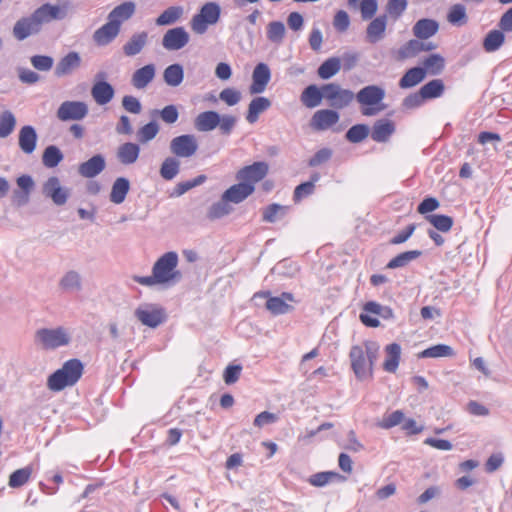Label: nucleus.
Here are the masks:
<instances>
[{
  "label": "nucleus",
  "instance_id": "obj_53",
  "mask_svg": "<svg viewBox=\"0 0 512 512\" xmlns=\"http://www.w3.org/2000/svg\"><path fill=\"white\" fill-rule=\"evenodd\" d=\"M404 417L405 415L401 410H395L390 414L384 415L383 418L377 423V426L388 430L397 425H402Z\"/></svg>",
  "mask_w": 512,
  "mask_h": 512
},
{
  "label": "nucleus",
  "instance_id": "obj_21",
  "mask_svg": "<svg viewBox=\"0 0 512 512\" xmlns=\"http://www.w3.org/2000/svg\"><path fill=\"white\" fill-rule=\"evenodd\" d=\"M339 121V114L331 109H322L314 113L311 119V127L318 131H324Z\"/></svg>",
  "mask_w": 512,
  "mask_h": 512
},
{
  "label": "nucleus",
  "instance_id": "obj_42",
  "mask_svg": "<svg viewBox=\"0 0 512 512\" xmlns=\"http://www.w3.org/2000/svg\"><path fill=\"white\" fill-rule=\"evenodd\" d=\"M341 69V60L338 57H331L325 60L318 68V76L327 80L336 75Z\"/></svg>",
  "mask_w": 512,
  "mask_h": 512
},
{
  "label": "nucleus",
  "instance_id": "obj_6",
  "mask_svg": "<svg viewBox=\"0 0 512 512\" xmlns=\"http://www.w3.org/2000/svg\"><path fill=\"white\" fill-rule=\"evenodd\" d=\"M253 298H265L266 309L273 315H281L291 312L295 302L294 295L290 292H283L280 296H271L270 291H259L253 295Z\"/></svg>",
  "mask_w": 512,
  "mask_h": 512
},
{
  "label": "nucleus",
  "instance_id": "obj_57",
  "mask_svg": "<svg viewBox=\"0 0 512 512\" xmlns=\"http://www.w3.org/2000/svg\"><path fill=\"white\" fill-rule=\"evenodd\" d=\"M447 20L453 24L461 26L467 22L466 8L462 4L453 5L447 15Z\"/></svg>",
  "mask_w": 512,
  "mask_h": 512
},
{
  "label": "nucleus",
  "instance_id": "obj_40",
  "mask_svg": "<svg viewBox=\"0 0 512 512\" xmlns=\"http://www.w3.org/2000/svg\"><path fill=\"white\" fill-rule=\"evenodd\" d=\"M426 76L425 69L414 67L409 69L399 81V86L403 89L411 88L424 80Z\"/></svg>",
  "mask_w": 512,
  "mask_h": 512
},
{
  "label": "nucleus",
  "instance_id": "obj_18",
  "mask_svg": "<svg viewBox=\"0 0 512 512\" xmlns=\"http://www.w3.org/2000/svg\"><path fill=\"white\" fill-rule=\"evenodd\" d=\"M271 79V71L266 63H259L252 73V84L249 87L250 94H260L265 91Z\"/></svg>",
  "mask_w": 512,
  "mask_h": 512
},
{
  "label": "nucleus",
  "instance_id": "obj_44",
  "mask_svg": "<svg viewBox=\"0 0 512 512\" xmlns=\"http://www.w3.org/2000/svg\"><path fill=\"white\" fill-rule=\"evenodd\" d=\"M17 124L15 115L10 110L0 113V139L10 136Z\"/></svg>",
  "mask_w": 512,
  "mask_h": 512
},
{
  "label": "nucleus",
  "instance_id": "obj_54",
  "mask_svg": "<svg viewBox=\"0 0 512 512\" xmlns=\"http://www.w3.org/2000/svg\"><path fill=\"white\" fill-rule=\"evenodd\" d=\"M231 204L229 200H225V196L222 194L221 199L210 207L209 216L215 219L228 215L233 210Z\"/></svg>",
  "mask_w": 512,
  "mask_h": 512
},
{
  "label": "nucleus",
  "instance_id": "obj_62",
  "mask_svg": "<svg viewBox=\"0 0 512 512\" xmlns=\"http://www.w3.org/2000/svg\"><path fill=\"white\" fill-rule=\"evenodd\" d=\"M122 107L125 111L132 114H140L142 111V105L138 98L132 95H125L122 98Z\"/></svg>",
  "mask_w": 512,
  "mask_h": 512
},
{
  "label": "nucleus",
  "instance_id": "obj_25",
  "mask_svg": "<svg viewBox=\"0 0 512 512\" xmlns=\"http://www.w3.org/2000/svg\"><path fill=\"white\" fill-rule=\"evenodd\" d=\"M155 74V65L147 64L134 71L131 77V84L138 90L145 89L153 81Z\"/></svg>",
  "mask_w": 512,
  "mask_h": 512
},
{
  "label": "nucleus",
  "instance_id": "obj_13",
  "mask_svg": "<svg viewBox=\"0 0 512 512\" xmlns=\"http://www.w3.org/2000/svg\"><path fill=\"white\" fill-rule=\"evenodd\" d=\"M268 171L269 165L264 161H258L238 170L236 173V179L255 187L256 183L266 177Z\"/></svg>",
  "mask_w": 512,
  "mask_h": 512
},
{
  "label": "nucleus",
  "instance_id": "obj_17",
  "mask_svg": "<svg viewBox=\"0 0 512 512\" xmlns=\"http://www.w3.org/2000/svg\"><path fill=\"white\" fill-rule=\"evenodd\" d=\"M43 194L51 198L54 204L61 206L67 202L69 191L60 185V181L57 177L53 176L43 185Z\"/></svg>",
  "mask_w": 512,
  "mask_h": 512
},
{
  "label": "nucleus",
  "instance_id": "obj_16",
  "mask_svg": "<svg viewBox=\"0 0 512 512\" xmlns=\"http://www.w3.org/2000/svg\"><path fill=\"white\" fill-rule=\"evenodd\" d=\"M96 78L101 80L96 81L93 84L91 88V96L96 104L103 106L111 102L115 96V90L110 83L103 80L105 78V73H97Z\"/></svg>",
  "mask_w": 512,
  "mask_h": 512
},
{
  "label": "nucleus",
  "instance_id": "obj_59",
  "mask_svg": "<svg viewBox=\"0 0 512 512\" xmlns=\"http://www.w3.org/2000/svg\"><path fill=\"white\" fill-rule=\"evenodd\" d=\"M159 132V125L155 121H151L142 126L137 132V138L141 143H147L154 139Z\"/></svg>",
  "mask_w": 512,
  "mask_h": 512
},
{
  "label": "nucleus",
  "instance_id": "obj_39",
  "mask_svg": "<svg viewBox=\"0 0 512 512\" xmlns=\"http://www.w3.org/2000/svg\"><path fill=\"white\" fill-rule=\"evenodd\" d=\"M505 42L504 31L499 29L491 30L483 40V49L488 52L497 51Z\"/></svg>",
  "mask_w": 512,
  "mask_h": 512
},
{
  "label": "nucleus",
  "instance_id": "obj_49",
  "mask_svg": "<svg viewBox=\"0 0 512 512\" xmlns=\"http://www.w3.org/2000/svg\"><path fill=\"white\" fill-rule=\"evenodd\" d=\"M444 88V83L441 79H434L423 85L419 91L426 100L440 97L444 92Z\"/></svg>",
  "mask_w": 512,
  "mask_h": 512
},
{
  "label": "nucleus",
  "instance_id": "obj_50",
  "mask_svg": "<svg viewBox=\"0 0 512 512\" xmlns=\"http://www.w3.org/2000/svg\"><path fill=\"white\" fill-rule=\"evenodd\" d=\"M285 32V26L281 21H272L267 26V38L272 43H282L285 36Z\"/></svg>",
  "mask_w": 512,
  "mask_h": 512
},
{
  "label": "nucleus",
  "instance_id": "obj_20",
  "mask_svg": "<svg viewBox=\"0 0 512 512\" xmlns=\"http://www.w3.org/2000/svg\"><path fill=\"white\" fill-rule=\"evenodd\" d=\"M36 13L42 24L49 23L52 20H62L68 15V4L59 6L49 3L43 4L37 8Z\"/></svg>",
  "mask_w": 512,
  "mask_h": 512
},
{
  "label": "nucleus",
  "instance_id": "obj_15",
  "mask_svg": "<svg viewBox=\"0 0 512 512\" xmlns=\"http://www.w3.org/2000/svg\"><path fill=\"white\" fill-rule=\"evenodd\" d=\"M189 40V33L184 27H175L165 32L162 38V46L168 51H177L184 48Z\"/></svg>",
  "mask_w": 512,
  "mask_h": 512
},
{
  "label": "nucleus",
  "instance_id": "obj_31",
  "mask_svg": "<svg viewBox=\"0 0 512 512\" xmlns=\"http://www.w3.org/2000/svg\"><path fill=\"white\" fill-rule=\"evenodd\" d=\"M324 99V85L318 88L312 84L307 86L301 93L300 100L307 108H315L321 104Z\"/></svg>",
  "mask_w": 512,
  "mask_h": 512
},
{
  "label": "nucleus",
  "instance_id": "obj_29",
  "mask_svg": "<svg viewBox=\"0 0 512 512\" xmlns=\"http://www.w3.org/2000/svg\"><path fill=\"white\" fill-rule=\"evenodd\" d=\"M135 3L134 2H124L118 6H116L109 14L108 20L117 25L118 28L121 29V24L130 19L135 13Z\"/></svg>",
  "mask_w": 512,
  "mask_h": 512
},
{
  "label": "nucleus",
  "instance_id": "obj_3",
  "mask_svg": "<svg viewBox=\"0 0 512 512\" xmlns=\"http://www.w3.org/2000/svg\"><path fill=\"white\" fill-rule=\"evenodd\" d=\"M84 366L78 359H70L48 377L47 386L51 391L58 392L73 386L81 378Z\"/></svg>",
  "mask_w": 512,
  "mask_h": 512
},
{
  "label": "nucleus",
  "instance_id": "obj_41",
  "mask_svg": "<svg viewBox=\"0 0 512 512\" xmlns=\"http://www.w3.org/2000/svg\"><path fill=\"white\" fill-rule=\"evenodd\" d=\"M163 79L168 86H179L184 79V70L182 65L176 63L167 66L163 72Z\"/></svg>",
  "mask_w": 512,
  "mask_h": 512
},
{
  "label": "nucleus",
  "instance_id": "obj_28",
  "mask_svg": "<svg viewBox=\"0 0 512 512\" xmlns=\"http://www.w3.org/2000/svg\"><path fill=\"white\" fill-rule=\"evenodd\" d=\"M220 114L216 111H204L194 119V127L199 132H209L218 127Z\"/></svg>",
  "mask_w": 512,
  "mask_h": 512
},
{
  "label": "nucleus",
  "instance_id": "obj_43",
  "mask_svg": "<svg viewBox=\"0 0 512 512\" xmlns=\"http://www.w3.org/2000/svg\"><path fill=\"white\" fill-rule=\"evenodd\" d=\"M422 254L419 250H411L398 254L392 258L386 265L387 269H396L407 266L411 261L417 259Z\"/></svg>",
  "mask_w": 512,
  "mask_h": 512
},
{
  "label": "nucleus",
  "instance_id": "obj_9",
  "mask_svg": "<svg viewBox=\"0 0 512 512\" xmlns=\"http://www.w3.org/2000/svg\"><path fill=\"white\" fill-rule=\"evenodd\" d=\"M36 338L44 349H55L67 345L70 337L62 327L56 329H40L36 332Z\"/></svg>",
  "mask_w": 512,
  "mask_h": 512
},
{
  "label": "nucleus",
  "instance_id": "obj_61",
  "mask_svg": "<svg viewBox=\"0 0 512 512\" xmlns=\"http://www.w3.org/2000/svg\"><path fill=\"white\" fill-rule=\"evenodd\" d=\"M369 135V128L365 124H357L352 126L346 132V139L351 143H359Z\"/></svg>",
  "mask_w": 512,
  "mask_h": 512
},
{
  "label": "nucleus",
  "instance_id": "obj_12",
  "mask_svg": "<svg viewBox=\"0 0 512 512\" xmlns=\"http://www.w3.org/2000/svg\"><path fill=\"white\" fill-rule=\"evenodd\" d=\"M198 150V142L193 134L174 137L170 141V151L176 157L190 158Z\"/></svg>",
  "mask_w": 512,
  "mask_h": 512
},
{
  "label": "nucleus",
  "instance_id": "obj_14",
  "mask_svg": "<svg viewBox=\"0 0 512 512\" xmlns=\"http://www.w3.org/2000/svg\"><path fill=\"white\" fill-rule=\"evenodd\" d=\"M371 315L388 318L392 316V310L390 308H384L374 301H370L363 306V312L360 314L359 318L361 322L367 327H379L380 321Z\"/></svg>",
  "mask_w": 512,
  "mask_h": 512
},
{
  "label": "nucleus",
  "instance_id": "obj_5",
  "mask_svg": "<svg viewBox=\"0 0 512 512\" xmlns=\"http://www.w3.org/2000/svg\"><path fill=\"white\" fill-rule=\"evenodd\" d=\"M221 7L216 2L205 3L199 13L191 19V28L196 34H204L209 25L216 24L220 19Z\"/></svg>",
  "mask_w": 512,
  "mask_h": 512
},
{
  "label": "nucleus",
  "instance_id": "obj_51",
  "mask_svg": "<svg viewBox=\"0 0 512 512\" xmlns=\"http://www.w3.org/2000/svg\"><path fill=\"white\" fill-rule=\"evenodd\" d=\"M444 58L439 54H431L423 62L425 72L431 75H438L444 69Z\"/></svg>",
  "mask_w": 512,
  "mask_h": 512
},
{
  "label": "nucleus",
  "instance_id": "obj_30",
  "mask_svg": "<svg viewBox=\"0 0 512 512\" xmlns=\"http://www.w3.org/2000/svg\"><path fill=\"white\" fill-rule=\"evenodd\" d=\"M385 360L383 369L389 373H395L401 360V346L398 343H391L385 347Z\"/></svg>",
  "mask_w": 512,
  "mask_h": 512
},
{
  "label": "nucleus",
  "instance_id": "obj_38",
  "mask_svg": "<svg viewBox=\"0 0 512 512\" xmlns=\"http://www.w3.org/2000/svg\"><path fill=\"white\" fill-rule=\"evenodd\" d=\"M130 189V182L127 178L119 177L117 178L113 185L110 192V201L115 204H121L125 198L127 193Z\"/></svg>",
  "mask_w": 512,
  "mask_h": 512
},
{
  "label": "nucleus",
  "instance_id": "obj_48",
  "mask_svg": "<svg viewBox=\"0 0 512 512\" xmlns=\"http://www.w3.org/2000/svg\"><path fill=\"white\" fill-rule=\"evenodd\" d=\"M454 355L453 349L445 344L431 346L418 354L419 358H439L451 357Z\"/></svg>",
  "mask_w": 512,
  "mask_h": 512
},
{
  "label": "nucleus",
  "instance_id": "obj_46",
  "mask_svg": "<svg viewBox=\"0 0 512 512\" xmlns=\"http://www.w3.org/2000/svg\"><path fill=\"white\" fill-rule=\"evenodd\" d=\"M64 156L61 150L55 146L50 145L45 148L42 155V163L47 168L56 167L62 160Z\"/></svg>",
  "mask_w": 512,
  "mask_h": 512
},
{
  "label": "nucleus",
  "instance_id": "obj_8",
  "mask_svg": "<svg viewBox=\"0 0 512 512\" xmlns=\"http://www.w3.org/2000/svg\"><path fill=\"white\" fill-rule=\"evenodd\" d=\"M42 25L36 11H34L30 16L22 17L16 21L12 29V34L18 41H23L29 36L39 33L42 29Z\"/></svg>",
  "mask_w": 512,
  "mask_h": 512
},
{
  "label": "nucleus",
  "instance_id": "obj_1",
  "mask_svg": "<svg viewBox=\"0 0 512 512\" xmlns=\"http://www.w3.org/2000/svg\"><path fill=\"white\" fill-rule=\"evenodd\" d=\"M178 262L179 259L176 252H166L154 263L150 276H134L133 280L147 287L173 285L181 278V272L177 269Z\"/></svg>",
  "mask_w": 512,
  "mask_h": 512
},
{
  "label": "nucleus",
  "instance_id": "obj_36",
  "mask_svg": "<svg viewBox=\"0 0 512 512\" xmlns=\"http://www.w3.org/2000/svg\"><path fill=\"white\" fill-rule=\"evenodd\" d=\"M387 25V15H381L373 19L366 30L367 38L371 43L379 41L385 32Z\"/></svg>",
  "mask_w": 512,
  "mask_h": 512
},
{
  "label": "nucleus",
  "instance_id": "obj_35",
  "mask_svg": "<svg viewBox=\"0 0 512 512\" xmlns=\"http://www.w3.org/2000/svg\"><path fill=\"white\" fill-rule=\"evenodd\" d=\"M271 107V101L263 96L256 97L251 100L248 106V112L246 120L253 124L255 123L259 115Z\"/></svg>",
  "mask_w": 512,
  "mask_h": 512
},
{
  "label": "nucleus",
  "instance_id": "obj_32",
  "mask_svg": "<svg viewBox=\"0 0 512 512\" xmlns=\"http://www.w3.org/2000/svg\"><path fill=\"white\" fill-rule=\"evenodd\" d=\"M413 34L420 40H426L435 35L439 30V24L433 19H420L413 26Z\"/></svg>",
  "mask_w": 512,
  "mask_h": 512
},
{
  "label": "nucleus",
  "instance_id": "obj_2",
  "mask_svg": "<svg viewBox=\"0 0 512 512\" xmlns=\"http://www.w3.org/2000/svg\"><path fill=\"white\" fill-rule=\"evenodd\" d=\"M379 355V345L366 340L359 345H353L349 352L351 369L359 380L373 378L374 364Z\"/></svg>",
  "mask_w": 512,
  "mask_h": 512
},
{
  "label": "nucleus",
  "instance_id": "obj_60",
  "mask_svg": "<svg viewBox=\"0 0 512 512\" xmlns=\"http://www.w3.org/2000/svg\"><path fill=\"white\" fill-rule=\"evenodd\" d=\"M340 475L337 472L326 471L313 474L309 477L308 482L315 487H323L335 479H338Z\"/></svg>",
  "mask_w": 512,
  "mask_h": 512
},
{
  "label": "nucleus",
  "instance_id": "obj_11",
  "mask_svg": "<svg viewBox=\"0 0 512 512\" xmlns=\"http://www.w3.org/2000/svg\"><path fill=\"white\" fill-rule=\"evenodd\" d=\"M137 319L145 326L156 328L166 319L165 310L154 304L140 306L135 311Z\"/></svg>",
  "mask_w": 512,
  "mask_h": 512
},
{
  "label": "nucleus",
  "instance_id": "obj_10",
  "mask_svg": "<svg viewBox=\"0 0 512 512\" xmlns=\"http://www.w3.org/2000/svg\"><path fill=\"white\" fill-rule=\"evenodd\" d=\"M88 105L82 101H64L57 109V118L63 122L80 121L88 114Z\"/></svg>",
  "mask_w": 512,
  "mask_h": 512
},
{
  "label": "nucleus",
  "instance_id": "obj_22",
  "mask_svg": "<svg viewBox=\"0 0 512 512\" xmlns=\"http://www.w3.org/2000/svg\"><path fill=\"white\" fill-rule=\"evenodd\" d=\"M149 35L146 31L136 32L131 35L123 45L122 51L126 57H134L140 54L147 46Z\"/></svg>",
  "mask_w": 512,
  "mask_h": 512
},
{
  "label": "nucleus",
  "instance_id": "obj_4",
  "mask_svg": "<svg viewBox=\"0 0 512 512\" xmlns=\"http://www.w3.org/2000/svg\"><path fill=\"white\" fill-rule=\"evenodd\" d=\"M357 102L362 106L361 113L364 116H375L385 109L382 101L385 98V90L377 85L363 87L355 95Z\"/></svg>",
  "mask_w": 512,
  "mask_h": 512
},
{
  "label": "nucleus",
  "instance_id": "obj_56",
  "mask_svg": "<svg viewBox=\"0 0 512 512\" xmlns=\"http://www.w3.org/2000/svg\"><path fill=\"white\" fill-rule=\"evenodd\" d=\"M421 52V40L412 39L398 50V57L401 60L412 58Z\"/></svg>",
  "mask_w": 512,
  "mask_h": 512
},
{
  "label": "nucleus",
  "instance_id": "obj_33",
  "mask_svg": "<svg viewBox=\"0 0 512 512\" xmlns=\"http://www.w3.org/2000/svg\"><path fill=\"white\" fill-rule=\"evenodd\" d=\"M394 131L395 126L391 120L381 119L373 125L371 138L376 142H386Z\"/></svg>",
  "mask_w": 512,
  "mask_h": 512
},
{
  "label": "nucleus",
  "instance_id": "obj_63",
  "mask_svg": "<svg viewBox=\"0 0 512 512\" xmlns=\"http://www.w3.org/2000/svg\"><path fill=\"white\" fill-rule=\"evenodd\" d=\"M219 98L227 105L234 106L241 100V93L234 88H225L220 92Z\"/></svg>",
  "mask_w": 512,
  "mask_h": 512
},
{
  "label": "nucleus",
  "instance_id": "obj_64",
  "mask_svg": "<svg viewBox=\"0 0 512 512\" xmlns=\"http://www.w3.org/2000/svg\"><path fill=\"white\" fill-rule=\"evenodd\" d=\"M237 123V118L233 115L224 114L220 115V122L218 124L219 130L223 135H230Z\"/></svg>",
  "mask_w": 512,
  "mask_h": 512
},
{
  "label": "nucleus",
  "instance_id": "obj_52",
  "mask_svg": "<svg viewBox=\"0 0 512 512\" xmlns=\"http://www.w3.org/2000/svg\"><path fill=\"white\" fill-rule=\"evenodd\" d=\"M318 180H319V175L314 174L311 178V181H307V182H304V183H301L300 185H298L294 190V194H293L294 201L299 202L304 197L311 195L315 189V182Z\"/></svg>",
  "mask_w": 512,
  "mask_h": 512
},
{
  "label": "nucleus",
  "instance_id": "obj_27",
  "mask_svg": "<svg viewBox=\"0 0 512 512\" xmlns=\"http://www.w3.org/2000/svg\"><path fill=\"white\" fill-rule=\"evenodd\" d=\"M37 133L33 126H23L19 131L18 145L25 154H32L36 149Z\"/></svg>",
  "mask_w": 512,
  "mask_h": 512
},
{
  "label": "nucleus",
  "instance_id": "obj_58",
  "mask_svg": "<svg viewBox=\"0 0 512 512\" xmlns=\"http://www.w3.org/2000/svg\"><path fill=\"white\" fill-rule=\"evenodd\" d=\"M407 6V0H389L385 7L387 17L389 16L393 20H398L407 9Z\"/></svg>",
  "mask_w": 512,
  "mask_h": 512
},
{
  "label": "nucleus",
  "instance_id": "obj_47",
  "mask_svg": "<svg viewBox=\"0 0 512 512\" xmlns=\"http://www.w3.org/2000/svg\"><path fill=\"white\" fill-rule=\"evenodd\" d=\"M180 171V161L175 157H167L160 167V175L165 180H172Z\"/></svg>",
  "mask_w": 512,
  "mask_h": 512
},
{
  "label": "nucleus",
  "instance_id": "obj_7",
  "mask_svg": "<svg viewBox=\"0 0 512 512\" xmlns=\"http://www.w3.org/2000/svg\"><path fill=\"white\" fill-rule=\"evenodd\" d=\"M354 98L355 95L351 90L344 89L337 83L324 85V99L333 108L343 109L349 106Z\"/></svg>",
  "mask_w": 512,
  "mask_h": 512
},
{
  "label": "nucleus",
  "instance_id": "obj_23",
  "mask_svg": "<svg viewBox=\"0 0 512 512\" xmlns=\"http://www.w3.org/2000/svg\"><path fill=\"white\" fill-rule=\"evenodd\" d=\"M120 30L121 29L118 28L116 24L108 20L107 23L94 31L92 36L93 41L98 46H107L116 39Z\"/></svg>",
  "mask_w": 512,
  "mask_h": 512
},
{
  "label": "nucleus",
  "instance_id": "obj_34",
  "mask_svg": "<svg viewBox=\"0 0 512 512\" xmlns=\"http://www.w3.org/2000/svg\"><path fill=\"white\" fill-rule=\"evenodd\" d=\"M140 154V147L138 144L126 142L120 145L117 149V159L124 165H131L135 163Z\"/></svg>",
  "mask_w": 512,
  "mask_h": 512
},
{
  "label": "nucleus",
  "instance_id": "obj_26",
  "mask_svg": "<svg viewBox=\"0 0 512 512\" xmlns=\"http://www.w3.org/2000/svg\"><path fill=\"white\" fill-rule=\"evenodd\" d=\"M106 163L102 155L97 154L89 160L81 163L78 167V173L85 178H93L105 169Z\"/></svg>",
  "mask_w": 512,
  "mask_h": 512
},
{
  "label": "nucleus",
  "instance_id": "obj_24",
  "mask_svg": "<svg viewBox=\"0 0 512 512\" xmlns=\"http://www.w3.org/2000/svg\"><path fill=\"white\" fill-rule=\"evenodd\" d=\"M254 191V186L239 181V183L229 187L223 194L225 200H229L232 204H239L252 195Z\"/></svg>",
  "mask_w": 512,
  "mask_h": 512
},
{
  "label": "nucleus",
  "instance_id": "obj_19",
  "mask_svg": "<svg viewBox=\"0 0 512 512\" xmlns=\"http://www.w3.org/2000/svg\"><path fill=\"white\" fill-rule=\"evenodd\" d=\"M81 64L82 59L80 54L76 51H70L57 62L54 69V74L57 77L71 75L74 71L81 67Z\"/></svg>",
  "mask_w": 512,
  "mask_h": 512
},
{
  "label": "nucleus",
  "instance_id": "obj_55",
  "mask_svg": "<svg viewBox=\"0 0 512 512\" xmlns=\"http://www.w3.org/2000/svg\"><path fill=\"white\" fill-rule=\"evenodd\" d=\"M288 207L282 206L280 204L273 203L267 206L263 210V221L266 222H275L278 221L284 216L287 212Z\"/></svg>",
  "mask_w": 512,
  "mask_h": 512
},
{
  "label": "nucleus",
  "instance_id": "obj_37",
  "mask_svg": "<svg viewBox=\"0 0 512 512\" xmlns=\"http://www.w3.org/2000/svg\"><path fill=\"white\" fill-rule=\"evenodd\" d=\"M183 14L182 6H170L156 18L155 23L157 26L173 25L182 18Z\"/></svg>",
  "mask_w": 512,
  "mask_h": 512
},
{
  "label": "nucleus",
  "instance_id": "obj_45",
  "mask_svg": "<svg viewBox=\"0 0 512 512\" xmlns=\"http://www.w3.org/2000/svg\"><path fill=\"white\" fill-rule=\"evenodd\" d=\"M32 473L33 468L31 466L17 469L9 476L8 485L11 488H19L30 480Z\"/></svg>",
  "mask_w": 512,
  "mask_h": 512
}]
</instances>
